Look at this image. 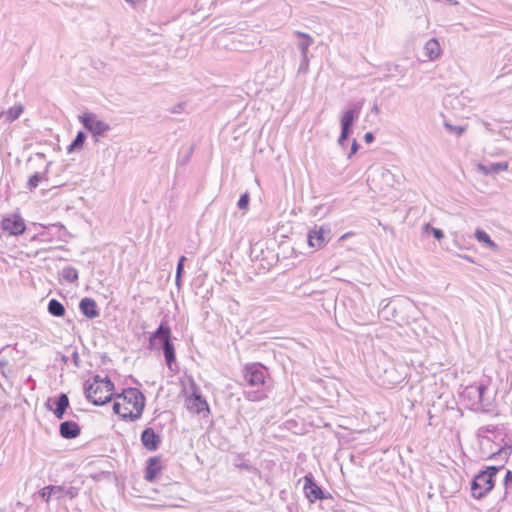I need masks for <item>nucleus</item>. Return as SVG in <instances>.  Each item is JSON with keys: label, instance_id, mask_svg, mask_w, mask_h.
I'll return each mask as SVG.
<instances>
[{"label": "nucleus", "instance_id": "nucleus-1", "mask_svg": "<svg viewBox=\"0 0 512 512\" xmlns=\"http://www.w3.org/2000/svg\"><path fill=\"white\" fill-rule=\"evenodd\" d=\"M118 399H122L126 404L125 412H122V403L114 402L113 411L120 415L122 418H129L132 421L139 419L142 416L145 407V397L143 393L137 388H126L121 394L117 395Z\"/></svg>", "mask_w": 512, "mask_h": 512}, {"label": "nucleus", "instance_id": "nucleus-2", "mask_svg": "<svg viewBox=\"0 0 512 512\" xmlns=\"http://www.w3.org/2000/svg\"><path fill=\"white\" fill-rule=\"evenodd\" d=\"M114 384L106 376L101 378L96 375L91 383L86 382L84 386L85 396L94 405H103L111 400Z\"/></svg>", "mask_w": 512, "mask_h": 512}, {"label": "nucleus", "instance_id": "nucleus-3", "mask_svg": "<svg viewBox=\"0 0 512 512\" xmlns=\"http://www.w3.org/2000/svg\"><path fill=\"white\" fill-rule=\"evenodd\" d=\"M80 123L88 130L98 141V137L104 136L110 131V125L98 118L94 113H83L78 116Z\"/></svg>", "mask_w": 512, "mask_h": 512}, {"label": "nucleus", "instance_id": "nucleus-4", "mask_svg": "<svg viewBox=\"0 0 512 512\" xmlns=\"http://www.w3.org/2000/svg\"><path fill=\"white\" fill-rule=\"evenodd\" d=\"M164 336L162 350L166 364L170 370H173L172 364L175 362V347L171 342V330L168 326L161 324L155 331V336Z\"/></svg>", "mask_w": 512, "mask_h": 512}, {"label": "nucleus", "instance_id": "nucleus-5", "mask_svg": "<svg viewBox=\"0 0 512 512\" xmlns=\"http://www.w3.org/2000/svg\"><path fill=\"white\" fill-rule=\"evenodd\" d=\"M243 376L249 386L259 388L265 383L266 369L260 363L248 364L244 367Z\"/></svg>", "mask_w": 512, "mask_h": 512}, {"label": "nucleus", "instance_id": "nucleus-6", "mask_svg": "<svg viewBox=\"0 0 512 512\" xmlns=\"http://www.w3.org/2000/svg\"><path fill=\"white\" fill-rule=\"evenodd\" d=\"M494 487V480L489 474L479 472L471 483V493L476 499L483 498Z\"/></svg>", "mask_w": 512, "mask_h": 512}, {"label": "nucleus", "instance_id": "nucleus-7", "mask_svg": "<svg viewBox=\"0 0 512 512\" xmlns=\"http://www.w3.org/2000/svg\"><path fill=\"white\" fill-rule=\"evenodd\" d=\"M512 454V445L505 444L498 451L491 454L490 458L499 460L503 463H506L510 455ZM504 464L500 466H489L486 470L482 471L483 473L489 474L491 479L494 480V477L497 475L499 470L503 467Z\"/></svg>", "mask_w": 512, "mask_h": 512}, {"label": "nucleus", "instance_id": "nucleus-8", "mask_svg": "<svg viewBox=\"0 0 512 512\" xmlns=\"http://www.w3.org/2000/svg\"><path fill=\"white\" fill-rule=\"evenodd\" d=\"M69 407V398L65 393H60L56 398H49L46 402V408L53 411L57 419H62Z\"/></svg>", "mask_w": 512, "mask_h": 512}, {"label": "nucleus", "instance_id": "nucleus-9", "mask_svg": "<svg viewBox=\"0 0 512 512\" xmlns=\"http://www.w3.org/2000/svg\"><path fill=\"white\" fill-rule=\"evenodd\" d=\"M487 389L488 386L484 383L469 385L464 389L462 396L470 402L471 409L477 411V404H479L481 400V395L482 393H486Z\"/></svg>", "mask_w": 512, "mask_h": 512}, {"label": "nucleus", "instance_id": "nucleus-10", "mask_svg": "<svg viewBox=\"0 0 512 512\" xmlns=\"http://www.w3.org/2000/svg\"><path fill=\"white\" fill-rule=\"evenodd\" d=\"M303 490L310 502L327 498L322 489L315 483L312 474L304 476Z\"/></svg>", "mask_w": 512, "mask_h": 512}, {"label": "nucleus", "instance_id": "nucleus-11", "mask_svg": "<svg viewBox=\"0 0 512 512\" xmlns=\"http://www.w3.org/2000/svg\"><path fill=\"white\" fill-rule=\"evenodd\" d=\"M1 227L10 235L15 236L22 234L26 229L24 220L19 215L4 218L1 222Z\"/></svg>", "mask_w": 512, "mask_h": 512}, {"label": "nucleus", "instance_id": "nucleus-12", "mask_svg": "<svg viewBox=\"0 0 512 512\" xmlns=\"http://www.w3.org/2000/svg\"><path fill=\"white\" fill-rule=\"evenodd\" d=\"M329 234L330 229L324 226L311 230L307 237L309 246L312 248H321L328 242L329 239L326 236Z\"/></svg>", "mask_w": 512, "mask_h": 512}, {"label": "nucleus", "instance_id": "nucleus-13", "mask_svg": "<svg viewBox=\"0 0 512 512\" xmlns=\"http://www.w3.org/2000/svg\"><path fill=\"white\" fill-rule=\"evenodd\" d=\"M187 407L189 410L200 414L204 411L209 412L207 401L197 391H193L190 397L187 398Z\"/></svg>", "mask_w": 512, "mask_h": 512}, {"label": "nucleus", "instance_id": "nucleus-14", "mask_svg": "<svg viewBox=\"0 0 512 512\" xmlns=\"http://www.w3.org/2000/svg\"><path fill=\"white\" fill-rule=\"evenodd\" d=\"M141 441L147 450L155 451L158 448L161 439L152 428H146L141 434Z\"/></svg>", "mask_w": 512, "mask_h": 512}, {"label": "nucleus", "instance_id": "nucleus-15", "mask_svg": "<svg viewBox=\"0 0 512 512\" xmlns=\"http://www.w3.org/2000/svg\"><path fill=\"white\" fill-rule=\"evenodd\" d=\"M81 313L89 319H94L99 316V310L94 299L85 297L79 303Z\"/></svg>", "mask_w": 512, "mask_h": 512}, {"label": "nucleus", "instance_id": "nucleus-16", "mask_svg": "<svg viewBox=\"0 0 512 512\" xmlns=\"http://www.w3.org/2000/svg\"><path fill=\"white\" fill-rule=\"evenodd\" d=\"M60 435L65 439H73L80 435L81 429L74 421H64L59 427Z\"/></svg>", "mask_w": 512, "mask_h": 512}, {"label": "nucleus", "instance_id": "nucleus-17", "mask_svg": "<svg viewBox=\"0 0 512 512\" xmlns=\"http://www.w3.org/2000/svg\"><path fill=\"white\" fill-rule=\"evenodd\" d=\"M424 54L431 61L436 60L440 56L441 47L436 38H431L426 42L424 46Z\"/></svg>", "mask_w": 512, "mask_h": 512}, {"label": "nucleus", "instance_id": "nucleus-18", "mask_svg": "<svg viewBox=\"0 0 512 512\" xmlns=\"http://www.w3.org/2000/svg\"><path fill=\"white\" fill-rule=\"evenodd\" d=\"M161 470L160 460L157 457H151L147 461L145 479L149 482H153L157 474Z\"/></svg>", "mask_w": 512, "mask_h": 512}, {"label": "nucleus", "instance_id": "nucleus-19", "mask_svg": "<svg viewBox=\"0 0 512 512\" xmlns=\"http://www.w3.org/2000/svg\"><path fill=\"white\" fill-rule=\"evenodd\" d=\"M508 167H509L508 162L491 163L489 165L479 163L477 165L478 171H480L484 175L496 174L501 171H506V170H508Z\"/></svg>", "mask_w": 512, "mask_h": 512}, {"label": "nucleus", "instance_id": "nucleus-20", "mask_svg": "<svg viewBox=\"0 0 512 512\" xmlns=\"http://www.w3.org/2000/svg\"><path fill=\"white\" fill-rule=\"evenodd\" d=\"M295 34L297 37H299L297 45L301 52V56L308 55V49L314 42L313 38L310 35L300 31L295 32Z\"/></svg>", "mask_w": 512, "mask_h": 512}, {"label": "nucleus", "instance_id": "nucleus-21", "mask_svg": "<svg viewBox=\"0 0 512 512\" xmlns=\"http://www.w3.org/2000/svg\"><path fill=\"white\" fill-rule=\"evenodd\" d=\"M401 379V375H397L396 370L393 367H391L384 370L382 384L387 386L395 385L399 383Z\"/></svg>", "mask_w": 512, "mask_h": 512}, {"label": "nucleus", "instance_id": "nucleus-22", "mask_svg": "<svg viewBox=\"0 0 512 512\" xmlns=\"http://www.w3.org/2000/svg\"><path fill=\"white\" fill-rule=\"evenodd\" d=\"M48 312L55 317H62L65 314V307L56 299H51L48 303Z\"/></svg>", "mask_w": 512, "mask_h": 512}, {"label": "nucleus", "instance_id": "nucleus-23", "mask_svg": "<svg viewBox=\"0 0 512 512\" xmlns=\"http://www.w3.org/2000/svg\"><path fill=\"white\" fill-rule=\"evenodd\" d=\"M56 488L60 489V492L55 495L56 499H61L64 496H67L70 499H74L75 497L78 496V493H79V488L74 487V486H69V487L56 486Z\"/></svg>", "mask_w": 512, "mask_h": 512}, {"label": "nucleus", "instance_id": "nucleus-24", "mask_svg": "<svg viewBox=\"0 0 512 512\" xmlns=\"http://www.w3.org/2000/svg\"><path fill=\"white\" fill-rule=\"evenodd\" d=\"M475 238L479 242L486 244V246L491 248V249H496L497 248V244L494 241L491 240L490 236L484 230L477 229L475 231Z\"/></svg>", "mask_w": 512, "mask_h": 512}, {"label": "nucleus", "instance_id": "nucleus-25", "mask_svg": "<svg viewBox=\"0 0 512 512\" xmlns=\"http://www.w3.org/2000/svg\"><path fill=\"white\" fill-rule=\"evenodd\" d=\"M86 140V134L83 131H79L72 141V143L68 146L67 151L70 153L74 150H80L83 147V144Z\"/></svg>", "mask_w": 512, "mask_h": 512}, {"label": "nucleus", "instance_id": "nucleus-26", "mask_svg": "<svg viewBox=\"0 0 512 512\" xmlns=\"http://www.w3.org/2000/svg\"><path fill=\"white\" fill-rule=\"evenodd\" d=\"M23 112L22 105H15L0 115H5L8 122L16 120Z\"/></svg>", "mask_w": 512, "mask_h": 512}, {"label": "nucleus", "instance_id": "nucleus-27", "mask_svg": "<svg viewBox=\"0 0 512 512\" xmlns=\"http://www.w3.org/2000/svg\"><path fill=\"white\" fill-rule=\"evenodd\" d=\"M356 117L353 115L352 112H349L348 110L344 111L341 117V129L349 130L351 131V127L355 121Z\"/></svg>", "mask_w": 512, "mask_h": 512}, {"label": "nucleus", "instance_id": "nucleus-28", "mask_svg": "<svg viewBox=\"0 0 512 512\" xmlns=\"http://www.w3.org/2000/svg\"><path fill=\"white\" fill-rule=\"evenodd\" d=\"M372 175H379L388 185H392L394 181V176L391 171L384 167L373 170Z\"/></svg>", "mask_w": 512, "mask_h": 512}, {"label": "nucleus", "instance_id": "nucleus-29", "mask_svg": "<svg viewBox=\"0 0 512 512\" xmlns=\"http://www.w3.org/2000/svg\"><path fill=\"white\" fill-rule=\"evenodd\" d=\"M60 489L56 488V485H48L40 491V497L45 501L49 502L51 497H55Z\"/></svg>", "mask_w": 512, "mask_h": 512}, {"label": "nucleus", "instance_id": "nucleus-30", "mask_svg": "<svg viewBox=\"0 0 512 512\" xmlns=\"http://www.w3.org/2000/svg\"><path fill=\"white\" fill-rule=\"evenodd\" d=\"M62 277L70 282L74 283L78 280V271L72 266H67L62 269Z\"/></svg>", "mask_w": 512, "mask_h": 512}, {"label": "nucleus", "instance_id": "nucleus-31", "mask_svg": "<svg viewBox=\"0 0 512 512\" xmlns=\"http://www.w3.org/2000/svg\"><path fill=\"white\" fill-rule=\"evenodd\" d=\"M234 466L239 469H244L248 472H254L256 470V468L253 465L245 461L243 457H241L240 455L236 456V458L234 459Z\"/></svg>", "mask_w": 512, "mask_h": 512}, {"label": "nucleus", "instance_id": "nucleus-32", "mask_svg": "<svg viewBox=\"0 0 512 512\" xmlns=\"http://www.w3.org/2000/svg\"><path fill=\"white\" fill-rule=\"evenodd\" d=\"M485 394L486 393H482L481 395V400L479 404H477V411L490 412L492 410V401L487 398Z\"/></svg>", "mask_w": 512, "mask_h": 512}, {"label": "nucleus", "instance_id": "nucleus-33", "mask_svg": "<svg viewBox=\"0 0 512 512\" xmlns=\"http://www.w3.org/2000/svg\"><path fill=\"white\" fill-rule=\"evenodd\" d=\"M164 337L163 335L162 336H155V332H153L149 338V344H148V349L150 350H153V349H156V348H162V345H163V339L162 338Z\"/></svg>", "mask_w": 512, "mask_h": 512}, {"label": "nucleus", "instance_id": "nucleus-34", "mask_svg": "<svg viewBox=\"0 0 512 512\" xmlns=\"http://www.w3.org/2000/svg\"><path fill=\"white\" fill-rule=\"evenodd\" d=\"M43 175L39 172H35L28 180L27 182V188L29 190L35 189L39 183L42 181Z\"/></svg>", "mask_w": 512, "mask_h": 512}, {"label": "nucleus", "instance_id": "nucleus-35", "mask_svg": "<svg viewBox=\"0 0 512 512\" xmlns=\"http://www.w3.org/2000/svg\"><path fill=\"white\" fill-rule=\"evenodd\" d=\"M423 232L424 233H432L433 236L437 239V240H441L443 237H444V233L442 232V230L438 229V228H434L433 226H431L429 223L425 224L423 226Z\"/></svg>", "mask_w": 512, "mask_h": 512}, {"label": "nucleus", "instance_id": "nucleus-36", "mask_svg": "<svg viewBox=\"0 0 512 512\" xmlns=\"http://www.w3.org/2000/svg\"><path fill=\"white\" fill-rule=\"evenodd\" d=\"M444 126L449 133L455 134L457 136H461L466 130L464 126H455L447 121L444 122Z\"/></svg>", "mask_w": 512, "mask_h": 512}, {"label": "nucleus", "instance_id": "nucleus-37", "mask_svg": "<svg viewBox=\"0 0 512 512\" xmlns=\"http://www.w3.org/2000/svg\"><path fill=\"white\" fill-rule=\"evenodd\" d=\"M11 372V369L9 367V363L7 360H0V374L7 378L8 374Z\"/></svg>", "mask_w": 512, "mask_h": 512}, {"label": "nucleus", "instance_id": "nucleus-38", "mask_svg": "<svg viewBox=\"0 0 512 512\" xmlns=\"http://www.w3.org/2000/svg\"><path fill=\"white\" fill-rule=\"evenodd\" d=\"M249 195L248 193H245L243 195L240 196L239 200H238V203H237V206L239 209H246L249 205Z\"/></svg>", "mask_w": 512, "mask_h": 512}, {"label": "nucleus", "instance_id": "nucleus-39", "mask_svg": "<svg viewBox=\"0 0 512 512\" xmlns=\"http://www.w3.org/2000/svg\"><path fill=\"white\" fill-rule=\"evenodd\" d=\"M309 66V58L308 55L302 56V60L300 66L298 68L299 73H306Z\"/></svg>", "mask_w": 512, "mask_h": 512}, {"label": "nucleus", "instance_id": "nucleus-40", "mask_svg": "<svg viewBox=\"0 0 512 512\" xmlns=\"http://www.w3.org/2000/svg\"><path fill=\"white\" fill-rule=\"evenodd\" d=\"M186 261L185 256H181L177 263L176 274H178V279L182 277L184 271V262Z\"/></svg>", "mask_w": 512, "mask_h": 512}, {"label": "nucleus", "instance_id": "nucleus-41", "mask_svg": "<svg viewBox=\"0 0 512 512\" xmlns=\"http://www.w3.org/2000/svg\"><path fill=\"white\" fill-rule=\"evenodd\" d=\"M350 133H351V131H349V130L341 129V133H340V136L338 138V144L340 146H344V144L347 141Z\"/></svg>", "mask_w": 512, "mask_h": 512}, {"label": "nucleus", "instance_id": "nucleus-42", "mask_svg": "<svg viewBox=\"0 0 512 512\" xmlns=\"http://www.w3.org/2000/svg\"><path fill=\"white\" fill-rule=\"evenodd\" d=\"M363 106V101H360V102H357L353 105L352 108L348 109L349 112H352L353 115L358 118L359 114H360V111H361V108Z\"/></svg>", "mask_w": 512, "mask_h": 512}, {"label": "nucleus", "instance_id": "nucleus-43", "mask_svg": "<svg viewBox=\"0 0 512 512\" xmlns=\"http://www.w3.org/2000/svg\"><path fill=\"white\" fill-rule=\"evenodd\" d=\"M505 489L512 485V471L508 470L503 482Z\"/></svg>", "mask_w": 512, "mask_h": 512}, {"label": "nucleus", "instance_id": "nucleus-44", "mask_svg": "<svg viewBox=\"0 0 512 512\" xmlns=\"http://www.w3.org/2000/svg\"><path fill=\"white\" fill-rule=\"evenodd\" d=\"M364 140H365V142H366V143H371V142H373V140H374V135H373V133H371V132H367V133L364 135Z\"/></svg>", "mask_w": 512, "mask_h": 512}, {"label": "nucleus", "instance_id": "nucleus-45", "mask_svg": "<svg viewBox=\"0 0 512 512\" xmlns=\"http://www.w3.org/2000/svg\"><path fill=\"white\" fill-rule=\"evenodd\" d=\"M358 147H359V145H358L357 141L353 140L352 145H351V153H350L349 157H351L352 154L357 152Z\"/></svg>", "mask_w": 512, "mask_h": 512}, {"label": "nucleus", "instance_id": "nucleus-46", "mask_svg": "<svg viewBox=\"0 0 512 512\" xmlns=\"http://www.w3.org/2000/svg\"><path fill=\"white\" fill-rule=\"evenodd\" d=\"M371 113H373V114H379L380 113V108H379L377 103H375L373 105V107L371 108Z\"/></svg>", "mask_w": 512, "mask_h": 512}, {"label": "nucleus", "instance_id": "nucleus-47", "mask_svg": "<svg viewBox=\"0 0 512 512\" xmlns=\"http://www.w3.org/2000/svg\"><path fill=\"white\" fill-rule=\"evenodd\" d=\"M175 282L177 286H180L181 278L178 279V274H176Z\"/></svg>", "mask_w": 512, "mask_h": 512}, {"label": "nucleus", "instance_id": "nucleus-48", "mask_svg": "<svg viewBox=\"0 0 512 512\" xmlns=\"http://www.w3.org/2000/svg\"><path fill=\"white\" fill-rule=\"evenodd\" d=\"M127 2L131 3V4H136L139 2V0H126Z\"/></svg>", "mask_w": 512, "mask_h": 512}, {"label": "nucleus", "instance_id": "nucleus-49", "mask_svg": "<svg viewBox=\"0 0 512 512\" xmlns=\"http://www.w3.org/2000/svg\"><path fill=\"white\" fill-rule=\"evenodd\" d=\"M125 406H127V405L123 403V404H122V409H121V410H122V412H125Z\"/></svg>", "mask_w": 512, "mask_h": 512}]
</instances>
